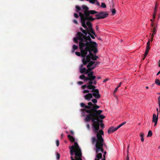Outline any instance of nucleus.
<instances>
[{
	"label": "nucleus",
	"mask_w": 160,
	"mask_h": 160,
	"mask_svg": "<svg viewBox=\"0 0 160 160\" xmlns=\"http://www.w3.org/2000/svg\"><path fill=\"white\" fill-rule=\"evenodd\" d=\"M73 40L74 42L76 43H78V41H79V48L81 50V53L76 52L75 54L77 55L85 58L88 52H89V54L87 56L86 58L82 59L84 65H86L91 59L94 60H97V57L93 55L91 52H93L94 53L97 52V43L95 42L92 41L89 36L86 37L81 32H78Z\"/></svg>",
	"instance_id": "1"
},
{
	"label": "nucleus",
	"mask_w": 160,
	"mask_h": 160,
	"mask_svg": "<svg viewBox=\"0 0 160 160\" xmlns=\"http://www.w3.org/2000/svg\"><path fill=\"white\" fill-rule=\"evenodd\" d=\"M93 122L92 128L94 132H96L99 128L100 123V110L89 114L85 118L86 122H89L90 120Z\"/></svg>",
	"instance_id": "2"
},
{
	"label": "nucleus",
	"mask_w": 160,
	"mask_h": 160,
	"mask_svg": "<svg viewBox=\"0 0 160 160\" xmlns=\"http://www.w3.org/2000/svg\"><path fill=\"white\" fill-rule=\"evenodd\" d=\"M97 139L96 137H93L92 139V142L93 144L96 142L95 150L97 153L95 160H99L100 159V130H99L97 134Z\"/></svg>",
	"instance_id": "3"
},
{
	"label": "nucleus",
	"mask_w": 160,
	"mask_h": 160,
	"mask_svg": "<svg viewBox=\"0 0 160 160\" xmlns=\"http://www.w3.org/2000/svg\"><path fill=\"white\" fill-rule=\"evenodd\" d=\"M104 134L102 130L101 129V152L103 153L102 155L101 153V160H106L105 155L107 153V151L108 149V147L104 142V139L102 135Z\"/></svg>",
	"instance_id": "4"
},
{
	"label": "nucleus",
	"mask_w": 160,
	"mask_h": 160,
	"mask_svg": "<svg viewBox=\"0 0 160 160\" xmlns=\"http://www.w3.org/2000/svg\"><path fill=\"white\" fill-rule=\"evenodd\" d=\"M79 15L81 18L82 25L84 28H87V26L86 24V21H93L95 19V18H93L91 16H86L81 12H79Z\"/></svg>",
	"instance_id": "5"
},
{
	"label": "nucleus",
	"mask_w": 160,
	"mask_h": 160,
	"mask_svg": "<svg viewBox=\"0 0 160 160\" xmlns=\"http://www.w3.org/2000/svg\"><path fill=\"white\" fill-rule=\"evenodd\" d=\"M91 92H93L92 95H93L95 98H99L100 97L99 94L98 90L97 89L92 90Z\"/></svg>",
	"instance_id": "6"
},
{
	"label": "nucleus",
	"mask_w": 160,
	"mask_h": 160,
	"mask_svg": "<svg viewBox=\"0 0 160 160\" xmlns=\"http://www.w3.org/2000/svg\"><path fill=\"white\" fill-rule=\"evenodd\" d=\"M82 156V154L81 152H75V159L76 160H82L81 157Z\"/></svg>",
	"instance_id": "7"
},
{
	"label": "nucleus",
	"mask_w": 160,
	"mask_h": 160,
	"mask_svg": "<svg viewBox=\"0 0 160 160\" xmlns=\"http://www.w3.org/2000/svg\"><path fill=\"white\" fill-rule=\"evenodd\" d=\"M73 146L75 147V149L76 150V152H81V149L77 142H74V145Z\"/></svg>",
	"instance_id": "8"
},
{
	"label": "nucleus",
	"mask_w": 160,
	"mask_h": 160,
	"mask_svg": "<svg viewBox=\"0 0 160 160\" xmlns=\"http://www.w3.org/2000/svg\"><path fill=\"white\" fill-rule=\"evenodd\" d=\"M118 130L116 127L115 128H114L113 127H110L109 129L108 130V134H110L111 133H112Z\"/></svg>",
	"instance_id": "9"
},
{
	"label": "nucleus",
	"mask_w": 160,
	"mask_h": 160,
	"mask_svg": "<svg viewBox=\"0 0 160 160\" xmlns=\"http://www.w3.org/2000/svg\"><path fill=\"white\" fill-rule=\"evenodd\" d=\"M85 29H86L87 31L88 32V34H89V33L90 34H92L94 35H95V33L93 31L92 27L90 28H88V27H87V28H84Z\"/></svg>",
	"instance_id": "10"
},
{
	"label": "nucleus",
	"mask_w": 160,
	"mask_h": 160,
	"mask_svg": "<svg viewBox=\"0 0 160 160\" xmlns=\"http://www.w3.org/2000/svg\"><path fill=\"white\" fill-rule=\"evenodd\" d=\"M108 14L106 12H101V19H103L108 17Z\"/></svg>",
	"instance_id": "11"
},
{
	"label": "nucleus",
	"mask_w": 160,
	"mask_h": 160,
	"mask_svg": "<svg viewBox=\"0 0 160 160\" xmlns=\"http://www.w3.org/2000/svg\"><path fill=\"white\" fill-rule=\"evenodd\" d=\"M84 98L86 100L89 101L90 99L92 98V94L91 93L87 94L84 96Z\"/></svg>",
	"instance_id": "12"
},
{
	"label": "nucleus",
	"mask_w": 160,
	"mask_h": 160,
	"mask_svg": "<svg viewBox=\"0 0 160 160\" xmlns=\"http://www.w3.org/2000/svg\"><path fill=\"white\" fill-rule=\"evenodd\" d=\"M83 65L82 64L80 67V72L81 73H86V69L85 68H83Z\"/></svg>",
	"instance_id": "13"
},
{
	"label": "nucleus",
	"mask_w": 160,
	"mask_h": 160,
	"mask_svg": "<svg viewBox=\"0 0 160 160\" xmlns=\"http://www.w3.org/2000/svg\"><path fill=\"white\" fill-rule=\"evenodd\" d=\"M82 8L83 9L85 10L84 11V15L85 16L86 15H88V14L87 12H88L89 8H88L86 6L83 5L82 7Z\"/></svg>",
	"instance_id": "14"
},
{
	"label": "nucleus",
	"mask_w": 160,
	"mask_h": 160,
	"mask_svg": "<svg viewBox=\"0 0 160 160\" xmlns=\"http://www.w3.org/2000/svg\"><path fill=\"white\" fill-rule=\"evenodd\" d=\"M80 30L84 34V35L82 34L84 36L86 37L89 36H89H87L88 35V32L87 31L86 29H85V30H84L82 28H80Z\"/></svg>",
	"instance_id": "15"
},
{
	"label": "nucleus",
	"mask_w": 160,
	"mask_h": 160,
	"mask_svg": "<svg viewBox=\"0 0 160 160\" xmlns=\"http://www.w3.org/2000/svg\"><path fill=\"white\" fill-rule=\"evenodd\" d=\"M158 7L157 5V4H156L154 8V11L153 14L152 18L153 19L155 18L156 16V13L157 11Z\"/></svg>",
	"instance_id": "16"
},
{
	"label": "nucleus",
	"mask_w": 160,
	"mask_h": 160,
	"mask_svg": "<svg viewBox=\"0 0 160 160\" xmlns=\"http://www.w3.org/2000/svg\"><path fill=\"white\" fill-rule=\"evenodd\" d=\"M158 115H156L155 114H153V117H152V122H155L158 121Z\"/></svg>",
	"instance_id": "17"
},
{
	"label": "nucleus",
	"mask_w": 160,
	"mask_h": 160,
	"mask_svg": "<svg viewBox=\"0 0 160 160\" xmlns=\"http://www.w3.org/2000/svg\"><path fill=\"white\" fill-rule=\"evenodd\" d=\"M97 13V12L95 10H92L88 11V12H87V13L88 14V15H86L85 16H89L90 14H95Z\"/></svg>",
	"instance_id": "18"
},
{
	"label": "nucleus",
	"mask_w": 160,
	"mask_h": 160,
	"mask_svg": "<svg viewBox=\"0 0 160 160\" xmlns=\"http://www.w3.org/2000/svg\"><path fill=\"white\" fill-rule=\"evenodd\" d=\"M96 78V77L95 76H91L89 77H87L85 78V81H91L93 80H94Z\"/></svg>",
	"instance_id": "19"
},
{
	"label": "nucleus",
	"mask_w": 160,
	"mask_h": 160,
	"mask_svg": "<svg viewBox=\"0 0 160 160\" xmlns=\"http://www.w3.org/2000/svg\"><path fill=\"white\" fill-rule=\"evenodd\" d=\"M70 148H71V149L70 150V154L71 155H72L73 154V152H76V150L75 149V147L74 146H72L71 147H70Z\"/></svg>",
	"instance_id": "20"
},
{
	"label": "nucleus",
	"mask_w": 160,
	"mask_h": 160,
	"mask_svg": "<svg viewBox=\"0 0 160 160\" xmlns=\"http://www.w3.org/2000/svg\"><path fill=\"white\" fill-rule=\"evenodd\" d=\"M68 137L71 142H74L75 139L72 136L70 135H68Z\"/></svg>",
	"instance_id": "21"
},
{
	"label": "nucleus",
	"mask_w": 160,
	"mask_h": 160,
	"mask_svg": "<svg viewBox=\"0 0 160 160\" xmlns=\"http://www.w3.org/2000/svg\"><path fill=\"white\" fill-rule=\"evenodd\" d=\"M95 87L93 85H87V88L89 89L93 90L95 88Z\"/></svg>",
	"instance_id": "22"
},
{
	"label": "nucleus",
	"mask_w": 160,
	"mask_h": 160,
	"mask_svg": "<svg viewBox=\"0 0 160 160\" xmlns=\"http://www.w3.org/2000/svg\"><path fill=\"white\" fill-rule=\"evenodd\" d=\"M88 62L89 63L87 66V68H88L89 67H90L92 66L94 64L95 62L94 61H90Z\"/></svg>",
	"instance_id": "23"
},
{
	"label": "nucleus",
	"mask_w": 160,
	"mask_h": 160,
	"mask_svg": "<svg viewBox=\"0 0 160 160\" xmlns=\"http://www.w3.org/2000/svg\"><path fill=\"white\" fill-rule=\"evenodd\" d=\"M99 108V106L97 105L96 104H95L92 107V109H93V112H95L96 111H98L96 110V109L98 108Z\"/></svg>",
	"instance_id": "24"
},
{
	"label": "nucleus",
	"mask_w": 160,
	"mask_h": 160,
	"mask_svg": "<svg viewBox=\"0 0 160 160\" xmlns=\"http://www.w3.org/2000/svg\"><path fill=\"white\" fill-rule=\"evenodd\" d=\"M150 40L149 39L148 41V42L147 43V46L146 47V49H150Z\"/></svg>",
	"instance_id": "25"
},
{
	"label": "nucleus",
	"mask_w": 160,
	"mask_h": 160,
	"mask_svg": "<svg viewBox=\"0 0 160 160\" xmlns=\"http://www.w3.org/2000/svg\"><path fill=\"white\" fill-rule=\"evenodd\" d=\"M157 28H156V27H153V29L152 31V34H156L157 33Z\"/></svg>",
	"instance_id": "26"
},
{
	"label": "nucleus",
	"mask_w": 160,
	"mask_h": 160,
	"mask_svg": "<svg viewBox=\"0 0 160 160\" xmlns=\"http://www.w3.org/2000/svg\"><path fill=\"white\" fill-rule=\"evenodd\" d=\"M86 22L87 25L88 26V28H90L92 27V25L89 21H88Z\"/></svg>",
	"instance_id": "27"
},
{
	"label": "nucleus",
	"mask_w": 160,
	"mask_h": 160,
	"mask_svg": "<svg viewBox=\"0 0 160 160\" xmlns=\"http://www.w3.org/2000/svg\"><path fill=\"white\" fill-rule=\"evenodd\" d=\"M88 68V69L86 70V73H89V72H90L94 68H93L90 67H89Z\"/></svg>",
	"instance_id": "28"
},
{
	"label": "nucleus",
	"mask_w": 160,
	"mask_h": 160,
	"mask_svg": "<svg viewBox=\"0 0 160 160\" xmlns=\"http://www.w3.org/2000/svg\"><path fill=\"white\" fill-rule=\"evenodd\" d=\"M93 109H94L92 108V109H90V110H86L85 111L87 113H90V114H91L94 112H93Z\"/></svg>",
	"instance_id": "29"
},
{
	"label": "nucleus",
	"mask_w": 160,
	"mask_h": 160,
	"mask_svg": "<svg viewBox=\"0 0 160 160\" xmlns=\"http://www.w3.org/2000/svg\"><path fill=\"white\" fill-rule=\"evenodd\" d=\"M140 136L141 137V141L142 142H143L144 140V138H143V137L144 136V134L142 132H141L140 134Z\"/></svg>",
	"instance_id": "30"
},
{
	"label": "nucleus",
	"mask_w": 160,
	"mask_h": 160,
	"mask_svg": "<svg viewBox=\"0 0 160 160\" xmlns=\"http://www.w3.org/2000/svg\"><path fill=\"white\" fill-rule=\"evenodd\" d=\"M113 15H115L116 13V10L115 8H112L110 9Z\"/></svg>",
	"instance_id": "31"
},
{
	"label": "nucleus",
	"mask_w": 160,
	"mask_h": 160,
	"mask_svg": "<svg viewBox=\"0 0 160 160\" xmlns=\"http://www.w3.org/2000/svg\"><path fill=\"white\" fill-rule=\"evenodd\" d=\"M155 83L157 85L160 86V81L159 79H156L155 81Z\"/></svg>",
	"instance_id": "32"
},
{
	"label": "nucleus",
	"mask_w": 160,
	"mask_h": 160,
	"mask_svg": "<svg viewBox=\"0 0 160 160\" xmlns=\"http://www.w3.org/2000/svg\"><path fill=\"white\" fill-rule=\"evenodd\" d=\"M150 21L151 22V26L152 27H153L154 26V19H150Z\"/></svg>",
	"instance_id": "33"
},
{
	"label": "nucleus",
	"mask_w": 160,
	"mask_h": 160,
	"mask_svg": "<svg viewBox=\"0 0 160 160\" xmlns=\"http://www.w3.org/2000/svg\"><path fill=\"white\" fill-rule=\"evenodd\" d=\"M152 135V131L151 130H149L148 132L147 137H151Z\"/></svg>",
	"instance_id": "34"
},
{
	"label": "nucleus",
	"mask_w": 160,
	"mask_h": 160,
	"mask_svg": "<svg viewBox=\"0 0 160 160\" xmlns=\"http://www.w3.org/2000/svg\"><path fill=\"white\" fill-rule=\"evenodd\" d=\"M149 50V49H146V51L144 55V57H146L148 53Z\"/></svg>",
	"instance_id": "35"
},
{
	"label": "nucleus",
	"mask_w": 160,
	"mask_h": 160,
	"mask_svg": "<svg viewBox=\"0 0 160 160\" xmlns=\"http://www.w3.org/2000/svg\"><path fill=\"white\" fill-rule=\"evenodd\" d=\"M101 7L103 8H105L106 7V5L104 3L102 2L101 5Z\"/></svg>",
	"instance_id": "36"
},
{
	"label": "nucleus",
	"mask_w": 160,
	"mask_h": 160,
	"mask_svg": "<svg viewBox=\"0 0 160 160\" xmlns=\"http://www.w3.org/2000/svg\"><path fill=\"white\" fill-rule=\"evenodd\" d=\"M102 119H101V128H103L104 127V124L103 123Z\"/></svg>",
	"instance_id": "37"
},
{
	"label": "nucleus",
	"mask_w": 160,
	"mask_h": 160,
	"mask_svg": "<svg viewBox=\"0 0 160 160\" xmlns=\"http://www.w3.org/2000/svg\"><path fill=\"white\" fill-rule=\"evenodd\" d=\"M56 158L57 160H59L60 158V154L58 152L56 153Z\"/></svg>",
	"instance_id": "38"
},
{
	"label": "nucleus",
	"mask_w": 160,
	"mask_h": 160,
	"mask_svg": "<svg viewBox=\"0 0 160 160\" xmlns=\"http://www.w3.org/2000/svg\"><path fill=\"white\" fill-rule=\"evenodd\" d=\"M88 77H91V76H93V72H90L88 73Z\"/></svg>",
	"instance_id": "39"
},
{
	"label": "nucleus",
	"mask_w": 160,
	"mask_h": 160,
	"mask_svg": "<svg viewBox=\"0 0 160 160\" xmlns=\"http://www.w3.org/2000/svg\"><path fill=\"white\" fill-rule=\"evenodd\" d=\"M86 78V77H85V75H81L80 76V77H79V78L81 79H84L85 80V78Z\"/></svg>",
	"instance_id": "40"
},
{
	"label": "nucleus",
	"mask_w": 160,
	"mask_h": 160,
	"mask_svg": "<svg viewBox=\"0 0 160 160\" xmlns=\"http://www.w3.org/2000/svg\"><path fill=\"white\" fill-rule=\"evenodd\" d=\"M78 48V47L75 45H73V50H76Z\"/></svg>",
	"instance_id": "41"
},
{
	"label": "nucleus",
	"mask_w": 160,
	"mask_h": 160,
	"mask_svg": "<svg viewBox=\"0 0 160 160\" xmlns=\"http://www.w3.org/2000/svg\"><path fill=\"white\" fill-rule=\"evenodd\" d=\"M93 84V81L92 80L90 81L88 83V85H92Z\"/></svg>",
	"instance_id": "42"
},
{
	"label": "nucleus",
	"mask_w": 160,
	"mask_h": 160,
	"mask_svg": "<svg viewBox=\"0 0 160 160\" xmlns=\"http://www.w3.org/2000/svg\"><path fill=\"white\" fill-rule=\"evenodd\" d=\"M56 145L57 147L59 145V142L58 140H57L56 141Z\"/></svg>",
	"instance_id": "43"
},
{
	"label": "nucleus",
	"mask_w": 160,
	"mask_h": 160,
	"mask_svg": "<svg viewBox=\"0 0 160 160\" xmlns=\"http://www.w3.org/2000/svg\"><path fill=\"white\" fill-rule=\"evenodd\" d=\"M76 9L78 11H80L81 10V8L79 6H76Z\"/></svg>",
	"instance_id": "44"
},
{
	"label": "nucleus",
	"mask_w": 160,
	"mask_h": 160,
	"mask_svg": "<svg viewBox=\"0 0 160 160\" xmlns=\"http://www.w3.org/2000/svg\"><path fill=\"white\" fill-rule=\"evenodd\" d=\"M92 101L94 103H95L97 102V100L96 99H92Z\"/></svg>",
	"instance_id": "45"
},
{
	"label": "nucleus",
	"mask_w": 160,
	"mask_h": 160,
	"mask_svg": "<svg viewBox=\"0 0 160 160\" xmlns=\"http://www.w3.org/2000/svg\"><path fill=\"white\" fill-rule=\"evenodd\" d=\"M74 17L76 18H78L79 17L78 15L76 13H74Z\"/></svg>",
	"instance_id": "46"
},
{
	"label": "nucleus",
	"mask_w": 160,
	"mask_h": 160,
	"mask_svg": "<svg viewBox=\"0 0 160 160\" xmlns=\"http://www.w3.org/2000/svg\"><path fill=\"white\" fill-rule=\"evenodd\" d=\"M154 34H152V35H151V42H152V41H153V38L154 37Z\"/></svg>",
	"instance_id": "47"
},
{
	"label": "nucleus",
	"mask_w": 160,
	"mask_h": 160,
	"mask_svg": "<svg viewBox=\"0 0 160 160\" xmlns=\"http://www.w3.org/2000/svg\"><path fill=\"white\" fill-rule=\"evenodd\" d=\"M85 108L86 109H91V107L89 106L85 105Z\"/></svg>",
	"instance_id": "48"
},
{
	"label": "nucleus",
	"mask_w": 160,
	"mask_h": 160,
	"mask_svg": "<svg viewBox=\"0 0 160 160\" xmlns=\"http://www.w3.org/2000/svg\"><path fill=\"white\" fill-rule=\"evenodd\" d=\"M82 108H84L85 106V104L83 103H81L80 104Z\"/></svg>",
	"instance_id": "49"
},
{
	"label": "nucleus",
	"mask_w": 160,
	"mask_h": 160,
	"mask_svg": "<svg viewBox=\"0 0 160 160\" xmlns=\"http://www.w3.org/2000/svg\"><path fill=\"white\" fill-rule=\"evenodd\" d=\"M89 36H90V37L93 39H94L95 38H94V35H93L91 34H90L89 33Z\"/></svg>",
	"instance_id": "50"
},
{
	"label": "nucleus",
	"mask_w": 160,
	"mask_h": 160,
	"mask_svg": "<svg viewBox=\"0 0 160 160\" xmlns=\"http://www.w3.org/2000/svg\"><path fill=\"white\" fill-rule=\"evenodd\" d=\"M105 118V116L101 114V119H103Z\"/></svg>",
	"instance_id": "51"
},
{
	"label": "nucleus",
	"mask_w": 160,
	"mask_h": 160,
	"mask_svg": "<svg viewBox=\"0 0 160 160\" xmlns=\"http://www.w3.org/2000/svg\"><path fill=\"white\" fill-rule=\"evenodd\" d=\"M123 125V124H122L121 123L120 125H119L118 127H116L118 129L119 128L121 127V126H122Z\"/></svg>",
	"instance_id": "52"
},
{
	"label": "nucleus",
	"mask_w": 160,
	"mask_h": 160,
	"mask_svg": "<svg viewBox=\"0 0 160 160\" xmlns=\"http://www.w3.org/2000/svg\"><path fill=\"white\" fill-rule=\"evenodd\" d=\"M97 19H100V14H98L96 15Z\"/></svg>",
	"instance_id": "53"
},
{
	"label": "nucleus",
	"mask_w": 160,
	"mask_h": 160,
	"mask_svg": "<svg viewBox=\"0 0 160 160\" xmlns=\"http://www.w3.org/2000/svg\"><path fill=\"white\" fill-rule=\"evenodd\" d=\"M88 104L89 106H92L93 105L92 103L91 102H88Z\"/></svg>",
	"instance_id": "54"
},
{
	"label": "nucleus",
	"mask_w": 160,
	"mask_h": 160,
	"mask_svg": "<svg viewBox=\"0 0 160 160\" xmlns=\"http://www.w3.org/2000/svg\"><path fill=\"white\" fill-rule=\"evenodd\" d=\"M89 91L88 90H85L83 91V93H88L89 92Z\"/></svg>",
	"instance_id": "55"
},
{
	"label": "nucleus",
	"mask_w": 160,
	"mask_h": 160,
	"mask_svg": "<svg viewBox=\"0 0 160 160\" xmlns=\"http://www.w3.org/2000/svg\"><path fill=\"white\" fill-rule=\"evenodd\" d=\"M86 87H87V86H86V85H83L82 87V88L83 89H85Z\"/></svg>",
	"instance_id": "56"
},
{
	"label": "nucleus",
	"mask_w": 160,
	"mask_h": 160,
	"mask_svg": "<svg viewBox=\"0 0 160 160\" xmlns=\"http://www.w3.org/2000/svg\"><path fill=\"white\" fill-rule=\"evenodd\" d=\"M158 23L157 22H155V23H154V26L153 27H156V28H157L158 27Z\"/></svg>",
	"instance_id": "57"
},
{
	"label": "nucleus",
	"mask_w": 160,
	"mask_h": 160,
	"mask_svg": "<svg viewBox=\"0 0 160 160\" xmlns=\"http://www.w3.org/2000/svg\"><path fill=\"white\" fill-rule=\"evenodd\" d=\"M89 1L91 3H94L95 2V0H89Z\"/></svg>",
	"instance_id": "58"
},
{
	"label": "nucleus",
	"mask_w": 160,
	"mask_h": 160,
	"mask_svg": "<svg viewBox=\"0 0 160 160\" xmlns=\"http://www.w3.org/2000/svg\"><path fill=\"white\" fill-rule=\"evenodd\" d=\"M73 22L76 24H78V21L75 19H74L73 20Z\"/></svg>",
	"instance_id": "59"
},
{
	"label": "nucleus",
	"mask_w": 160,
	"mask_h": 160,
	"mask_svg": "<svg viewBox=\"0 0 160 160\" xmlns=\"http://www.w3.org/2000/svg\"><path fill=\"white\" fill-rule=\"evenodd\" d=\"M118 87H117L114 89V93H115L116 92H117V90H118Z\"/></svg>",
	"instance_id": "60"
},
{
	"label": "nucleus",
	"mask_w": 160,
	"mask_h": 160,
	"mask_svg": "<svg viewBox=\"0 0 160 160\" xmlns=\"http://www.w3.org/2000/svg\"><path fill=\"white\" fill-rule=\"evenodd\" d=\"M83 83V82L82 81H79L78 82V83L79 85H82Z\"/></svg>",
	"instance_id": "61"
},
{
	"label": "nucleus",
	"mask_w": 160,
	"mask_h": 160,
	"mask_svg": "<svg viewBox=\"0 0 160 160\" xmlns=\"http://www.w3.org/2000/svg\"><path fill=\"white\" fill-rule=\"evenodd\" d=\"M129 160V156H128V154H127L126 160Z\"/></svg>",
	"instance_id": "62"
},
{
	"label": "nucleus",
	"mask_w": 160,
	"mask_h": 160,
	"mask_svg": "<svg viewBox=\"0 0 160 160\" xmlns=\"http://www.w3.org/2000/svg\"><path fill=\"white\" fill-rule=\"evenodd\" d=\"M158 104H160V96L158 98Z\"/></svg>",
	"instance_id": "63"
},
{
	"label": "nucleus",
	"mask_w": 160,
	"mask_h": 160,
	"mask_svg": "<svg viewBox=\"0 0 160 160\" xmlns=\"http://www.w3.org/2000/svg\"><path fill=\"white\" fill-rule=\"evenodd\" d=\"M121 84H122V83L121 82H120L119 85H118V86L117 87H118V88L119 87H120L121 85Z\"/></svg>",
	"instance_id": "64"
}]
</instances>
